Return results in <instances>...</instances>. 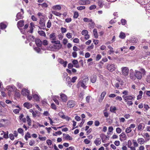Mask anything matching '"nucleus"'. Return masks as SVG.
I'll list each match as a JSON object with an SVG mask.
<instances>
[{"label":"nucleus","mask_w":150,"mask_h":150,"mask_svg":"<svg viewBox=\"0 0 150 150\" xmlns=\"http://www.w3.org/2000/svg\"><path fill=\"white\" fill-rule=\"evenodd\" d=\"M135 80L137 79L138 80L141 79L142 76H145L146 75V71L145 69L143 68H141L139 69V71L135 70Z\"/></svg>","instance_id":"f257e3e1"},{"label":"nucleus","mask_w":150,"mask_h":150,"mask_svg":"<svg viewBox=\"0 0 150 150\" xmlns=\"http://www.w3.org/2000/svg\"><path fill=\"white\" fill-rule=\"evenodd\" d=\"M122 73L125 76H128L129 69L127 67H123L121 68Z\"/></svg>","instance_id":"f03ea898"},{"label":"nucleus","mask_w":150,"mask_h":150,"mask_svg":"<svg viewBox=\"0 0 150 150\" xmlns=\"http://www.w3.org/2000/svg\"><path fill=\"white\" fill-rule=\"evenodd\" d=\"M122 97L125 102H127V101L128 100H134L135 98L134 97H133L132 96L128 95L127 96L123 95Z\"/></svg>","instance_id":"7ed1b4c3"},{"label":"nucleus","mask_w":150,"mask_h":150,"mask_svg":"<svg viewBox=\"0 0 150 150\" xmlns=\"http://www.w3.org/2000/svg\"><path fill=\"white\" fill-rule=\"evenodd\" d=\"M107 68L110 71H113L115 69V66L113 64H108L107 66Z\"/></svg>","instance_id":"20e7f679"},{"label":"nucleus","mask_w":150,"mask_h":150,"mask_svg":"<svg viewBox=\"0 0 150 150\" xmlns=\"http://www.w3.org/2000/svg\"><path fill=\"white\" fill-rule=\"evenodd\" d=\"M76 105L75 101L71 100L69 101L67 103V106L68 108H72L74 107Z\"/></svg>","instance_id":"39448f33"},{"label":"nucleus","mask_w":150,"mask_h":150,"mask_svg":"<svg viewBox=\"0 0 150 150\" xmlns=\"http://www.w3.org/2000/svg\"><path fill=\"white\" fill-rule=\"evenodd\" d=\"M120 139L121 142L127 139V136L124 132H122L119 135Z\"/></svg>","instance_id":"423d86ee"},{"label":"nucleus","mask_w":150,"mask_h":150,"mask_svg":"<svg viewBox=\"0 0 150 150\" xmlns=\"http://www.w3.org/2000/svg\"><path fill=\"white\" fill-rule=\"evenodd\" d=\"M58 62L61 64L63 65L64 67H65L67 65V61H64L61 58H58Z\"/></svg>","instance_id":"0eeeda50"},{"label":"nucleus","mask_w":150,"mask_h":150,"mask_svg":"<svg viewBox=\"0 0 150 150\" xmlns=\"http://www.w3.org/2000/svg\"><path fill=\"white\" fill-rule=\"evenodd\" d=\"M39 24L41 27V28L43 29H45L46 27L45 25V23L44 22V20L43 18H40V20L39 22Z\"/></svg>","instance_id":"6e6552de"},{"label":"nucleus","mask_w":150,"mask_h":150,"mask_svg":"<svg viewBox=\"0 0 150 150\" xmlns=\"http://www.w3.org/2000/svg\"><path fill=\"white\" fill-rule=\"evenodd\" d=\"M29 91L26 88H23L21 91V94L24 96H26L29 94Z\"/></svg>","instance_id":"1a4fd4ad"},{"label":"nucleus","mask_w":150,"mask_h":150,"mask_svg":"<svg viewBox=\"0 0 150 150\" xmlns=\"http://www.w3.org/2000/svg\"><path fill=\"white\" fill-rule=\"evenodd\" d=\"M79 3L80 5H85L86 4H89L90 3V1L89 0H81L79 1Z\"/></svg>","instance_id":"9d476101"},{"label":"nucleus","mask_w":150,"mask_h":150,"mask_svg":"<svg viewBox=\"0 0 150 150\" xmlns=\"http://www.w3.org/2000/svg\"><path fill=\"white\" fill-rule=\"evenodd\" d=\"M35 43L38 47H40L42 46V42L40 39L36 38L35 40Z\"/></svg>","instance_id":"9b49d317"},{"label":"nucleus","mask_w":150,"mask_h":150,"mask_svg":"<svg viewBox=\"0 0 150 150\" xmlns=\"http://www.w3.org/2000/svg\"><path fill=\"white\" fill-rule=\"evenodd\" d=\"M8 90L10 92L15 91L17 90V89L14 86H8Z\"/></svg>","instance_id":"f8f14e48"},{"label":"nucleus","mask_w":150,"mask_h":150,"mask_svg":"<svg viewBox=\"0 0 150 150\" xmlns=\"http://www.w3.org/2000/svg\"><path fill=\"white\" fill-rule=\"evenodd\" d=\"M94 142L96 146H98L101 144V140L100 138H97L94 141Z\"/></svg>","instance_id":"ddd939ff"},{"label":"nucleus","mask_w":150,"mask_h":150,"mask_svg":"<svg viewBox=\"0 0 150 150\" xmlns=\"http://www.w3.org/2000/svg\"><path fill=\"white\" fill-rule=\"evenodd\" d=\"M60 96L63 101L66 102L67 101V96L64 94L62 93Z\"/></svg>","instance_id":"4468645a"},{"label":"nucleus","mask_w":150,"mask_h":150,"mask_svg":"<svg viewBox=\"0 0 150 150\" xmlns=\"http://www.w3.org/2000/svg\"><path fill=\"white\" fill-rule=\"evenodd\" d=\"M144 127V124L143 123H140L137 127V129L139 131H142Z\"/></svg>","instance_id":"2eb2a0df"},{"label":"nucleus","mask_w":150,"mask_h":150,"mask_svg":"<svg viewBox=\"0 0 150 150\" xmlns=\"http://www.w3.org/2000/svg\"><path fill=\"white\" fill-rule=\"evenodd\" d=\"M17 26L18 27H22L24 25V21L23 20H20L18 22Z\"/></svg>","instance_id":"dca6fc26"},{"label":"nucleus","mask_w":150,"mask_h":150,"mask_svg":"<svg viewBox=\"0 0 150 150\" xmlns=\"http://www.w3.org/2000/svg\"><path fill=\"white\" fill-rule=\"evenodd\" d=\"M72 63L74 65V67L76 68H79V67L78 64V62L77 60H74L72 62Z\"/></svg>","instance_id":"f3484780"},{"label":"nucleus","mask_w":150,"mask_h":150,"mask_svg":"<svg viewBox=\"0 0 150 150\" xmlns=\"http://www.w3.org/2000/svg\"><path fill=\"white\" fill-rule=\"evenodd\" d=\"M38 6L41 7L43 8L44 9L48 7V5L46 3H44L42 4H38Z\"/></svg>","instance_id":"a211bd4d"},{"label":"nucleus","mask_w":150,"mask_h":150,"mask_svg":"<svg viewBox=\"0 0 150 150\" xmlns=\"http://www.w3.org/2000/svg\"><path fill=\"white\" fill-rule=\"evenodd\" d=\"M23 106L27 108V109H29L32 107V105L28 102L24 103L23 104Z\"/></svg>","instance_id":"6ab92c4d"},{"label":"nucleus","mask_w":150,"mask_h":150,"mask_svg":"<svg viewBox=\"0 0 150 150\" xmlns=\"http://www.w3.org/2000/svg\"><path fill=\"white\" fill-rule=\"evenodd\" d=\"M106 94V92L103 91L102 92L100 95V99L99 100V101L100 102H101L103 100Z\"/></svg>","instance_id":"aec40b11"},{"label":"nucleus","mask_w":150,"mask_h":150,"mask_svg":"<svg viewBox=\"0 0 150 150\" xmlns=\"http://www.w3.org/2000/svg\"><path fill=\"white\" fill-rule=\"evenodd\" d=\"M137 142L139 144H142L145 142L144 139L142 138H140L138 139Z\"/></svg>","instance_id":"412c9836"},{"label":"nucleus","mask_w":150,"mask_h":150,"mask_svg":"<svg viewBox=\"0 0 150 150\" xmlns=\"http://www.w3.org/2000/svg\"><path fill=\"white\" fill-rule=\"evenodd\" d=\"M96 75H93L91 77V81L92 83H94L96 82Z\"/></svg>","instance_id":"4be33fe9"},{"label":"nucleus","mask_w":150,"mask_h":150,"mask_svg":"<svg viewBox=\"0 0 150 150\" xmlns=\"http://www.w3.org/2000/svg\"><path fill=\"white\" fill-rule=\"evenodd\" d=\"M117 110L116 107L114 106H112L110 107V111L112 113H116V110Z\"/></svg>","instance_id":"5701e85b"},{"label":"nucleus","mask_w":150,"mask_h":150,"mask_svg":"<svg viewBox=\"0 0 150 150\" xmlns=\"http://www.w3.org/2000/svg\"><path fill=\"white\" fill-rule=\"evenodd\" d=\"M62 47V45L54 44L53 45L52 47L55 49L59 50Z\"/></svg>","instance_id":"b1692460"},{"label":"nucleus","mask_w":150,"mask_h":150,"mask_svg":"<svg viewBox=\"0 0 150 150\" xmlns=\"http://www.w3.org/2000/svg\"><path fill=\"white\" fill-rule=\"evenodd\" d=\"M50 38L51 40H55L56 36L55 33H52L50 35Z\"/></svg>","instance_id":"393cba45"},{"label":"nucleus","mask_w":150,"mask_h":150,"mask_svg":"<svg viewBox=\"0 0 150 150\" xmlns=\"http://www.w3.org/2000/svg\"><path fill=\"white\" fill-rule=\"evenodd\" d=\"M27 121L28 124L29 126H31L32 124V121L29 116L27 115L26 117Z\"/></svg>","instance_id":"a878e982"},{"label":"nucleus","mask_w":150,"mask_h":150,"mask_svg":"<svg viewBox=\"0 0 150 150\" xmlns=\"http://www.w3.org/2000/svg\"><path fill=\"white\" fill-rule=\"evenodd\" d=\"M143 136L146 138V141H148L150 139V136L148 133H144Z\"/></svg>","instance_id":"bb28decb"},{"label":"nucleus","mask_w":150,"mask_h":150,"mask_svg":"<svg viewBox=\"0 0 150 150\" xmlns=\"http://www.w3.org/2000/svg\"><path fill=\"white\" fill-rule=\"evenodd\" d=\"M103 113L104 116L105 117H108L109 116V114L108 112L107 109L105 108L103 111Z\"/></svg>","instance_id":"cd10ccee"},{"label":"nucleus","mask_w":150,"mask_h":150,"mask_svg":"<svg viewBox=\"0 0 150 150\" xmlns=\"http://www.w3.org/2000/svg\"><path fill=\"white\" fill-rule=\"evenodd\" d=\"M66 135L65 138L67 140H71L72 139V138L68 134H66L64 133L63 135L64 136Z\"/></svg>","instance_id":"c85d7f7f"},{"label":"nucleus","mask_w":150,"mask_h":150,"mask_svg":"<svg viewBox=\"0 0 150 150\" xmlns=\"http://www.w3.org/2000/svg\"><path fill=\"white\" fill-rule=\"evenodd\" d=\"M78 84L84 88H86V86H85L86 84H85L82 81H79L78 83Z\"/></svg>","instance_id":"c756f323"},{"label":"nucleus","mask_w":150,"mask_h":150,"mask_svg":"<svg viewBox=\"0 0 150 150\" xmlns=\"http://www.w3.org/2000/svg\"><path fill=\"white\" fill-rule=\"evenodd\" d=\"M38 33L40 36L44 37L46 36V34L43 31L39 30L38 31Z\"/></svg>","instance_id":"7c9ffc66"},{"label":"nucleus","mask_w":150,"mask_h":150,"mask_svg":"<svg viewBox=\"0 0 150 150\" xmlns=\"http://www.w3.org/2000/svg\"><path fill=\"white\" fill-rule=\"evenodd\" d=\"M0 28L1 29L6 28L7 27V25L3 22H2L0 24Z\"/></svg>","instance_id":"2f4dec72"},{"label":"nucleus","mask_w":150,"mask_h":150,"mask_svg":"<svg viewBox=\"0 0 150 150\" xmlns=\"http://www.w3.org/2000/svg\"><path fill=\"white\" fill-rule=\"evenodd\" d=\"M129 77L132 80H135V73L134 74L133 73H130L129 74Z\"/></svg>","instance_id":"473e14b6"},{"label":"nucleus","mask_w":150,"mask_h":150,"mask_svg":"<svg viewBox=\"0 0 150 150\" xmlns=\"http://www.w3.org/2000/svg\"><path fill=\"white\" fill-rule=\"evenodd\" d=\"M97 3L100 8H102L104 5L103 1L102 0H98Z\"/></svg>","instance_id":"72a5a7b5"},{"label":"nucleus","mask_w":150,"mask_h":150,"mask_svg":"<svg viewBox=\"0 0 150 150\" xmlns=\"http://www.w3.org/2000/svg\"><path fill=\"white\" fill-rule=\"evenodd\" d=\"M52 13L54 15L57 16H60L62 15V13L60 12H58L56 11H52Z\"/></svg>","instance_id":"f704fd0d"},{"label":"nucleus","mask_w":150,"mask_h":150,"mask_svg":"<svg viewBox=\"0 0 150 150\" xmlns=\"http://www.w3.org/2000/svg\"><path fill=\"white\" fill-rule=\"evenodd\" d=\"M108 47L110 49V50L108 51L110 54L111 53H113L114 52L113 49L111 46L109 45L108 46Z\"/></svg>","instance_id":"c9c22d12"},{"label":"nucleus","mask_w":150,"mask_h":150,"mask_svg":"<svg viewBox=\"0 0 150 150\" xmlns=\"http://www.w3.org/2000/svg\"><path fill=\"white\" fill-rule=\"evenodd\" d=\"M16 21L21 19V18L22 17V15L21 13L19 12L17 13L16 16Z\"/></svg>","instance_id":"e433bc0d"},{"label":"nucleus","mask_w":150,"mask_h":150,"mask_svg":"<svg viewBox=\"0 0 150 150\" xmlns=\"http://www.w3.org/2000/svg\"><path fill=\"white\" fill-rule=\"evenodd\" d=\"M125 37L126 35L124 33L122 32H121L120 33L119 35V37L120 38L122 39H124L125 38Z\"/></svg>","instance_id":"4c0bfd02"},{"label":"nucleus","mask_w":150,"mask_h":150,"mask_svg":"<svg viewBox=\"0 0 150 150\" xmlns=\"http://www.w3.org/2000/svg\"><path fill=\"white\" fill-rule=\"evenodd\" d=\"M93 33L95 38H98V33L97 30L96 29H94L93 30Z\"/></svg>","instance_id":"58836bf2"},{"label":"nucleus","mask_w":150,"mask_h":150,"mask_svg":"<svg viewBox=\"0 0 150 150\" xmlns=\"http://www.w3.org/2000/svg\"><path fill=\"white\" fill-rule=\"evenodd\" d=\"M53 8L54 10H60L61 9V7L59 5H56L53 6Z\"/></svg>","instance_id":"ea45409f"},{"label":"nucleus","mask_w":150,"mask_h":150,"mask_svg":"<svg viewBox=\"0 0 150 150\" xmlns=\"http://www.w3.org/2000/svg\"><path fill=\"white\" fill-rule=\"evenodd\" d=\"M33 98L36 101H38L39 100V97L36 94H34L33 96Z\"/></svg>","instance_id":"a19ab883"},{"label":"nucleus","mask_w":150,"mask_h":150,"mask_svg":"<svg viewBox=\"0 0 150 150\" xmlns=\"http://www.w3.org/2000/svg\"><path fill=\"white\" fill-rule=\"evenodd\" d=\"M15 97H17L18 98H19L21 96L20 93L18 91H15Z\"/></svg>","instance_id":"79ce46f5"},{"label":"nucleus","mask_w":150,"mask_h":150,"mask_svg":"<svg viewBox=\"0 0 150 150\" xmlns=\"http://www.w3.org/2000/svg\"><path fill=\"white\" fill-rule=\"evenodd\" d=\"M83 21L85 22H92V21L91 19H88L86 18H83Z\"/></svg>","instance_id":"37998d69"},{"label":"nucleus","mask_w":150,"mask_h":150,"mask_svg":"<svg viewBox=\"0 0 150 150\" xmlns=\"http://www.w3.org/2000/svg\"><path fill=\"white\" fill-rule=\"evenodd\" d=\"M94 47V45L93 44H91L90 46H89L87 48V49L88 51H90L91 50L93 49Z\"/></svg>","instance_id":"c03bdc74"},{"label":"nucleus","mask_w":150,"mask_h":150,"mask_svg":"<svg viewBox=\"0 0 150 150\" xmlns=\"http://www.w3.org/2000/svg\"><path fill=\"white\" fill-rule=\"evenodd\" d=\"M100 137L101 138L103 142H104L103 139L107 138L106 136L103 134H102L100 135Z\"/></svg>","instance_id":"a18cd8bd"},{"label":"nucleus","mask_w":150,"mask_h":150,"mask_svg":"<svg viewBox=\"0 0 150 150\" xmlns=\"http://www.w3.org/2000/svg\"><path fill=\"white\" fill-rule=\"evenodd\" d=\"M3 138L6 139H8V131L5 132L3 136Z\"/></svg>","instance_id":"49530a36"},{"label":"nucleus","mask_w":150,"mask_h":150,"mask_svg":"<svg viewBox=\"0 0 150 150\" xmlns=\"http://www.w3.org/2000/svg\"><path fill=\"white\" fill-rule=\"evenodd\" d=\"M88 31L86 30H83L81 32V34L83 35H87V33H88Z\"/></svg>","instance_id":"de8ad7c7"},{"label":"nucleus","mask_w":150,"mask_h":150,"mask_svg":"<svg viewBox=\"0 0 150 150\" xmlns=\"http://www.w3.org/2000/svg\"><path fill=\"white\" fill-rule=\"evenodd\" d=\"M51 42L53 44H55L57 45H61L60 44V41L59 40H57V41H52Z\"/></svg>","instance_id":"09e8293b"},{"label":"nucleus","mask_w":150,"mask_h":150,"mask_svg":"<svg viewBox=\"0 0 150 150\" xmlns=\"http://www.w3.org/2000/svg\"><path fill=\"white\" fill-rule=\"evenodd\" d=\"M132 142L134 146V147H137L138 146V144L136 140H133Z\"/></svg>","instance_id":"8fccbe9b"},{"label":"nucleus","mask_w":150,"mask_h":150,"mask_svg":"<svg viewBox=\"0 0 150 150\" xmlns=\"http://www.w3.org/2000/svg\"><path fill=\"white\" fill-rule=\"evenodd\" d=\"M131 131L132 130L129 127L126 129L125 130V132L127 133H130Z\"/></svg>","instance_id":"3c124183"},{"label":"nucleus","mask_w":150,"mask_h":150,"mask_svg":"<svg viewBox=\"0 0 150 150\" xmlns=\"http://www.w3.org/2000/svg\"><path fill=\"white\" fill-rule=\"evenodd\" d=\"M85 6H79L77 7V8L78 10H81L83 9H84L85 8Z\"/></svg>","instance_id":"603ef678"},{"label":"nucleus","mask_w":150,"mask_h":150,"mask_svg":"<svg viewBox=\"0 0 150 150\" xmlns=\"http://www.w3.org/2000/svg\"><path fill=\"white\" fill-rule=\"evenodd\" d=\"M58 115L62 118H63L64 117L65 115H64V113L62 112H59L58 113Z\"/></svg>","instance_id":"864d4df0"},{"label":"nucleus","mask_w":150,"mask_h":150,"mask_svg":"<svg viewBox=\"0 0 150 150\" xmlns=\"http://www.w3.org/2000/svg\"><path fill=\"white\" fill-rule=\"evenodd\" d=\"M101 55L100 54H98L97 55L96 58V60L97 61H99L101 58Z\"/></svg>","instance_id":"5fc2aeb1"},{"label":"nucleus","mask_w":150,"mask_h":150,"mask_svg":"<svg viewBox=\"0 0 150 150\" xmlns=\"http://www.w3.org/2000/svg\"><path fill=\"white\" fill-rule=\"evenodd\" d=\"M79 16L78 13L77 12L75 11L74 13L73 17L74 18H76Z\"/></svg>","instance_id":"6e6d98bb"},{"label":"nucleus","mask_w":150,"mask_h":150,"mask_svg":"<svg viewBox=\"0 0 150 150\" xmlns=\"http://www.w3.org/2000/svg\"><path fill=\"white\" fill-rule=\"evenodd\" d=\"M72 34L71 33H68L66 34L67 37L69 39H70L72 38Z\"/></svg>","instance_id":"4d7b16f0"},{"label":"nucleus","mask_w":150,"mask_h":150,"mask_svg":"<svg viewBox=\"0 0 150 150\" xmlns=\"http://www.w3.org/2000/svg\"><path fill=\"white\" fill-rule=\"evenodd\" d=\"M51 108L53 109L56 110L57 109V107L55 104L54 103L51 104Z\"/></svg>","instance_id":"13d9d810"},{"label":"nucleus","mask_w":150,"mask_h":150,"mask_svg":"<svg viewBox=\"0 0 150 150\" xmlns=\"http://www.w3.org/2000/svg\"><path fill=\"white\" fill-rule=\"evenodd\" d=\"M132 100H130L129 101H127V105L129 106L132 105L133 104V103L132 101Z\"/></svg>","instance_id":"bf43d9fd"},{"label":"nucleus","mask_w":150,"mask_h":150,"mask_svg":"<svg viewBox=\"0 0 150 150\" xmlns=\"http://www.w3.org/2000/svg\"><path fill=\"white\" fill-rule=\"evenodd\" d=\"M9 137L10 139L12 140H13L14 139V136L12 134H9Z\"/></svg>","instance_id":"052dcab7"},{"label":"nucleus","mask_w":150,"mask_h":150,"mask_svg":"<svg viewBox=\"0 0 150 150\" xmlns=\"http://www.w3.org/2000/svg\"><path fill=\"white\" fill-rule=\"evenodd\" d=\"M51 22L50 21V20H49L47 23V27L49 28L51 26Z\"/></svg>","instance_id":"680f3d73"},{"label":"nucleus","mask_w":150,"mask_h":150,"mask_svg":"<svg viewBox=\"0 0 150 150\" xmlns=\"http://www.w3.org/2000/svg\"><path fill=\"white\" fill-rule=\"evenodd\" d=\"M77 79V77L76 76H74L73 77L71 80V81L73 83H74L75 82L76 80Z\"/></svg>","instance_id":"e2e57ef3"},{"label":"nucleus","mask_w":150,"mask_h":150,"mask_svg":"<svg viewBox=\"0 0 150 150\" xmlns=\"http://www.w3.org/2000/svg\"><path fill=\"white\" fill-rule=\"evenodd\" d=\"M53 100L55 102V103L57 105H59V102L57 99L56 98H54L53 99Z\"/></svg>","instance_id":"0e129e2a"},{"label":"nucleus","mask_w":150,"mask_h":150,"mask_svg":"<svg viewBox=\"0 0 150 150\" xmlns=\"http://www.w3.org/2000/svg\"><path fill=\"white\" fill-rule=\"evenodd\" d=\"M104 7L105 8H109L110 7V4L109 3H106Z\"/></svg>","instance_id":"69168bd1"},{"label":"nucleus","mask_w":150,"mask_h":150,"mask_svg":"<svg viewBox=\"0 0 150 150\" xmlns=\"http://www.w3.org/2000/svg\"><path fill=\"white\" fill-rule=\"evenodd\" d=\"M42 44L44 46L47 45H48V42L46 40H44L43 41Z\"/></svg>","instance_id":"338daca9"},{"label":"nucleus","mask_w":150,"mask_h":150,"mask_svg":"<svg viewBox=\"0 0 150 150\" xmlns=\"http://www.w3.org/2000/svg\"><path fill=\"white\" fill-rule=\"evenodd\" d=\"M146 81L147 82L150 83V75H149L147 76Z\"/></svg>","instance_id":"774afa93"}]
</instances>
